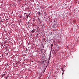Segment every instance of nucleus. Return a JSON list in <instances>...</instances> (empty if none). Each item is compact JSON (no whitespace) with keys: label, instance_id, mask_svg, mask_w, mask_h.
Returning <instances> with one entry per match:
<instances>
[{"label":"nucleus","instance_id":"1","mask_svg":"<svg viewBox=\"0 0 79 79\" xmlns=\"http://www.w3.org/2000/svg\"><path fill=\"white\" fill-rule=\"evenodd\" d=\"M51 57V53H50V56L49 57V59H48V63H49V61H50V58Z\"/></svg>","mask_w":79,"mask_h":79},{"label":"nucleus","instance_id":"2","mask_svg":"<svg viewBox=\"0 0 79 79\" xmlns=\"http://www.w3.org/2000/svg\"><path fill=\"white\" fill-rule=\"evenodd\" d=\"M31 31L32 32V33H34V32H35V30H31Z\"/></svg>","mask_w":79,"mask_h":79},{"label":"nucleus","instance_id":"3","mask_svg":"<svg viewBox=\"0 0 79 79\" xmlns=\"http://www.w3.org/2000/svg\"><path fill=\"white\" fill-rule=\"evenodd\" d=\"M53 44H51V49L52 48V47H53Z\"/></svg>","mask_w":79,"mask_h":79},{"label":"nucleus","instance_id":"4","mask_svg":"<svg viewBox=\"0 0 79 79\" xmlns=\"http://www.w3.org/2000/svg\"><path fill=\"white\" fill-rule=\"evenodd\" d=\"M61 70H62V71H63V72H64V70H63V69H61Z\"/></svg>","mask_w":79,"mask_h":79},{"label":"nucleus","instance_id":"5","mask_svg":"<svg viewBox=\"0 0 79 79\" xmlns=\"http://www.w3.org/2000/svg\"><path fill=\"white\" fill-rule=\"evenodd\" d=\"M5 76V74H3V75H2V77H3V76Z\"/></svg>","mask_w":79,"mask_h":79},{"label":"nucleus","instance_id":"6","mask_svg":"<svg viewBox=\"0 0 79 79\" xmlns=\"http://www.w3.org/2000/svg\"><path fill=\"white\" fill-rule=\"evenodd\" d=\"M38 15H40L41 14H40V12H38Z\"/></svg>","mask_w":79,"mask_h":79},{"label":"nucleus","instance_id":"7","mask_svg":"<svg viewBox=\"0 0 79 79\" xmlns=\"http://www.w3.org/2000/svg\"><path fill=\"white\" fill-rule=\"evenodd\" d=\"M5 49H6V50H7L8 48L6 47Z\"/></svg>","mask_w":79,"mask_h":79},{"label":"nucleus","instance_id":"8","mask_svg":"<svg viewBox=\"0 0 79 79\" xmlns=\"http://www.w3.org/2000/svg\"><path fill=\"white\" fill-rule=\"evenodd\" d=\"M5 44H6V41H5L4 42Z\"/></svg>","mask_w":79,"mask_h":79},{"label":"nucleus","instance_id":"9","mask_svg":"<svg viewBox=\"0 0 79 79\" xmlns=\"http://www.w3.org/2000/svg\"><path fill=\"white\" fill-rule=\"evenodd\" d=\"M28 16H27V18H28V16H30L29 15H27Z\"/></svg>","mask_w":79,"mask_h":79},{"label":"nucleus","instance_id":"10","mask_svg":"<svg viewBox=\"0 0 79 79\" xmlns=\"http://www.w3.org/2000/svg\"><path fill=\"white\" fill-rule=\"evenodd\" d=\"M63 74H64V72H63V73H62V75H63Z\"/></svg>","mask_w":79,"mask_h":79},{"label":"nucleus","instance_id":"11","mask_svg":"<svg viewBox=\"0 0 79 79\" xmlns=\"http://www.w3.org/2000/svg\"><path fill=\"white\" fill-rule=\"evenodd\" d=\"M8 78V77H6V79H7V78Z\"/></svg>","mask_w":79,"mask_h":79},{"label":"nucleus","instance_id":"12","mask_svg":"<svg viewBox=\"0 0 79 79\" xmlns=\"http://www.w3.org/2000/svg\"><path fill=\"white\" fill-rule=\"evenodd\" d=\"M21 0H19V2H20V1H21Z\"/></svg>","mask_w":79,"mask_h":79},{"label":"nucleus","instance_id":"13","mask_svg":"<svg viewBox=\"0 0 79 79\" xmlns=\"http://www.w3.org/2000/svg\"><path fill=\"white\" fill-rule=\"evenodd\" d=\"M2 20H1V21H0L1 23H2Z\"/></svg>","mask_w":79,"mask_h":79},{"label":"nucleus","instance_id":"14","mask_svg":"<svg viewBox=\"0 0 79 79\" xmlns=\"http://www.w3.org/2000/svg\"><path fill=\"white\" fill-rule=\"evenodd\" d=\"M6 66H8V64H7L6 65Z\"/></svg>","mask_w":79,"mask_h":79},{"label":"nucleus","instance_id":"15","mask_svg":"<svg viewBox=\"0 0 79 79\" xmlns=\"http://www.w3.org/2000/svg\"><path fill=\"white\" fill-rule=\"evenodd\" d=\"M45 63V62H44V63Z\"/></svg>","mask_w":79,"mask_h":79},{"label":"nucleus","instance_id":"16","mask_svg":"<svg viewBox=\"0 0 79 79\" xmlns=\"http://www.w3.org/2000/svg\"><path fill=\"white\" fill-rule=\"evenodd\" d=\"M0 18L1 19V17H0Z\"/></svg>","mask_w":79,"mask_h":79},{"label":"nucleus","instance_id":"17","mask_svg":"<svg viewBox=\"0 0 79 79\" xmlns=\"http://www.w3.org/2000/svg\"><path fill=\"white\" fill-rule=\"evenodd\" d=\"M44 47H43V48H44Z\"/></svg>","mask_w":79,"mask_h":79},{"label":"nucleus","instance_id":"18","mask_svg":"<svg viewBox=\"0 0 79 79\" xmlns=\"http://www.w3.org/2000/svg\"><path fill=\"white\" fill-rule=\"evenodd\" d=\"M31 0V1H32V0Z\"/></svg>","mask_w":79,"mask_h":79},{"label":"nucleus","instance_id":"19","mask_svg":"<svg viewBox=\"0 0 79 79\" xmlns=\"http://www.w3.org/2000/svg\"><path fill=\"white\" fill-rule=\"evenodd\" d=\"M20 18H21V17H20Z\"/></svg>","mask_w":79,"mask_h":79}]
</instances>
